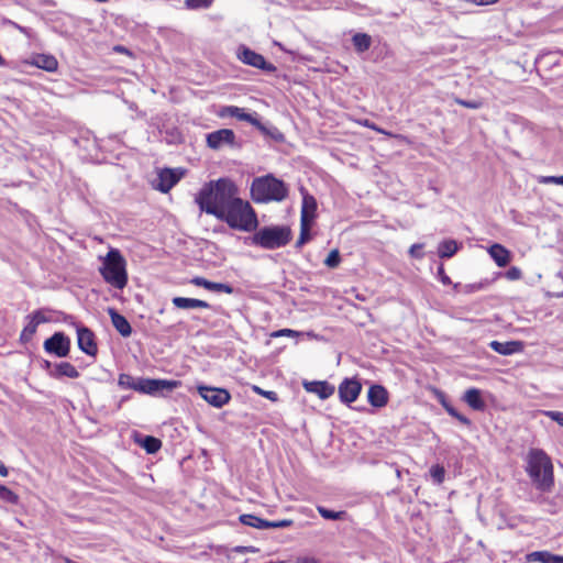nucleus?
<instances>
[{
	"label": "nucleus",
	"mask_w": 563,
	"mask_h": 563,
	"mask_svg": "<svg viewBox=\"0 0 563 563\" xmlns=\"http://www.w3.org/2000/svg\"><path fill=\"white\" fill-rule=\"evenodd\" d=\"M492 283H493V280H490L488 278H484V279H482L479 282H476L475 284H476L477 291L487 288Z\"/></svg>",
	"instance_id": "62"
},
{
	"label": "nucleus",
	"mask_w": 563,
	"mask_h": 563,
	"mask_svg": "<svg viewBox=\"0 0 563 563\" xmlns=\"http://www.w3.org/2000/svg\"><path fill=\"white\" fill-rule=\"evenodd\" d=\"M454 103L461 106V107H464V108H467V109H472V110H478L481 108L484 107V100L478 98V99H464V98H461V97H454Z\"/></svg>",
	"instance_id": "45"
},
{
	"label": "nucleus",
	"mask_w": 563,
	"mask_h": 563,
	"mask_svg": "<svg viewBox=\"0 0 563 563\" xmlns=\"http://www.w3.org/2000/svg\"><path fill=\"white\" fill-rule=\"evenodd\" d=\"M539 184L543 185H559L563 186V175H548V176H540L538 178Z\"/></svg>",
	"instance_id": "50"
},
{
	"label": "nucleus",
	"mask_w": 563,
	"mask_h": 563,
	"mask_svg": "<svg viewBox=\"0 0 563 563\" xmlns=\"http://www.w3.org/2000/svg\"><path fill=\"white\" fill-rule=\"evenodd\" d=\"M485 396L492 395L489 391L473 386L465 389L461 396V400L465 402L472 410L484 412L488 407Z\"/></svg>",
	"instance_id": "21"
},
{
	"label": "nucleus",
	"mask_w": 563,
	"mask_h": 563,
	"mask_svg": "<svg viewBox=\"0 0 563 563\" xmlns=\"http://www.w3.org/2000/svg\"><path fill=\"white\" fill-rule=\"evenodd\" d=\"M476 291H477V289H476V284L475 283L465 284L462 287V292H464L465 295H470V294H473V292H476Z\"/></svg>",
	"instance_id": "61"
},
{
	"label": "nucleus",
	"mask_w": 563,
	"mask_h": 563,
	"mask_svg": "<svg viewBox=\"0 0 563 563\" xmlns=\"http://www.w3.org/2000/svg\"><path fill=\"white\" fill-rule=\"evenodd\" d=\"M234 114V119L250 123L252 126L257 123L260 114L256 111H250L249 109L238 107Z\"/></svg>",
	"instance_id": "41"
},
{
	"label": "nucleus",
	"mask_w": 563,
	"mask_h": 563,
	"mask_svg": "<svg viewBox=\"0 0 563 563\" xmlns=\"http://www.w3.org/2000/svg\"><path fill=\"white\" fill-rule=\"evenodd\" d=\"M242 240L245 245L273 251L285 247L290 243L292 230L288 224L258 225L251 235L243 236Z\"/></svg>",
	"instance_id": "5"
},
{
	"label": "nucleus",
	"mask_w": 563,
	"mask_h": 563,
	"mask_svg": "<svg viewBox=\"0 0 563 563\" xmlns=\"http://www.w3.org/2000/svg\"><path fill=\"white\" fill-rule=\"evenodd\" d=\"M342 262V257H341V253L339 251V249H332L327 257L323 260V264L330 268V269H334L336 267L340 266Z\"/></svg>",
	"instance_id": "46"
},
{
	"label": "nucleus",
	"mask_w": 563,
	"mask_h": 563,
	"mask_svg": "<svg viewBox=\"0 0 563 563\" xmlns=\"http://www.w3.org/2000/svg\"><path fill=\"white\" fill-rule=\"evenodd\" d=\"M302 387L307 393L317 395L321 400L329 399L335 393V386L327 379H303Z\"/></svg>",
	"instance_id": "25"
},
{
	"label": "nucleus",
	"mask_w": 563,
	"mask_h": 563,
	"mask_svg": "<svg viewBox=\"0 0 563 563\" xmlns=\"http://www.w3.org/2000/svg\"><path fill=\"white\" fill-rule=\"evenodd\" d=\"M254 128L261 132L265 140H269L275 143H284L286 140L284 133L280 132L277 126L268 121H263L261 115L257 119V123L254 124Z\"/></svg>",
	"instance_id": "31"
},
{
	"label": "nucleus",
	"mask_w": 563,
	"mask_h": 563,
	"mask_svg": "<svg viewBox=\"0 0 563 563\" xmlns=\"http://www.w3.org/2000/svg\"><path fill=\"white\" fill-rule=\"evenodd\" d=\"M300 335H303V332H300V331H297L294 329H289V328L278 329L272 333L273 338H279V336L296 338V336H300Z\"/></svg>",
	"instance_id": "51"
},
{
	"label": "nucleus",
	"mask_w": 563,
	"mask_h": 563,
	"mask_svg": "<svg viewBox=\"0 0 563 563\" xmlns=\"http://www.w3.org/2000/svg\"><path fill=\"white\" fill-rule=\"evenodd\" d=\"M159 141L168 146H179L186 142V137L179 126L175 124L162 123L157 125Z\"/></svg>",
	"instance_id": "23"
},
{
	"label": "nucleus",
	"mask_w": 563,
	"mask_h": 563,
	"mask_svg": "<svg viewBox=\"0 0 563 563\" xmlns=\"http://www.w3.org/2000/svg\"><path fill=\"white\" fill-rule=\"evenodd\" d=\"M69 325L74 327L76 330L78 349L87 356L95 357L98 354V344L95 332L76 319H71V321H69Z\"/></svg>",
	"instance_id": "12"
},
{
	"label": "nucleus",
	"mask_w": 563,
	"mask_h": 563,
	"mask_svg": "<svg viewBox=\"0 0 563 563\" xmlns=\"http://www.w3.org/2000/svg\"><path fill=\"white\" fill-rule=\"evenodd\" d=\"M351 409H353L357 412H362V413H374L375 412V410L372 407L368 408L366 406H355V407L352 406Z\"/></svg>",
	"instance_id": "63"
},
{
	"label": "nucleus",
	"mask_w": 563,
	"mask_h": 563,
	"mask_svg": "<svg viewBox=\"0 0 563 563\" xmlns=\"http://www.w3.org/2000/svg\"><path fill=\"white\" fill-rule=\"evenodd\" d=\"M437 279L444 286H451L452 284L451 277L445 273L443 263H440L437 267Z\"/></svg>",
	"instance_id": "52"
},
{
	"label": "nucleus",
	"mask_w": 563,
	"mask_h": 563,
	"mask_svg": "<svg viewBox=\"0 0 563 563\" xmlns=\"http://www.w3.org/2000/svg\"><path fill=\"white\" fill-rule=\"evenodd\" d=\"M236 58L244 65L260 69L265 74H274L277 67L266 59V57L247 46L246 44H239L235 49Z\"/></svg>",
	"instance_id": "8"
},
{
	"label": "nucleus",
	"mask_w": 563,
	"mask_h": 563,
	"mask_svg": "<svg viewBox=\"0 0 563 563\" xmlns=\"http://www.w3.org/2000/svg\"><path fill=\"white\" fill-rule=\"evenodd\" d=\"M43 350L53 357L66 358L70 354L71 340L64 331H55L44 340Z\"/></svg>",
	"instance_id": "11"
},
{
	"label": "nucleus",
	"mask_w": 563,
	"mask_h": 563,
	"mask_svg": "<svg viewBox=\"0 0 563 563\" xmlns=\"http://www.w3.org/2000/svg\"><path fill=\"white\" fill-rule=\"evenodd\" d=\"M0 500L5 504L15 505L19 501V496L9 487L0 484Z\"/></svg>",
	"instance_id": "47"
},
{
	"label": "nucleus",
	"mask_w": 563,
	"mask_h": 563,
	"mask_svg": "<svg viewBox=\"0 0 563 563\" xmlns=\"http://www.w3.org/2000/svg\"><path fill=\"white\" fill-rule=\"evenodd\" d=\"M290 186L274 173L255 176L250 185V198L254 203L283 202L289 197Z\"/></svg>",
	"instance_id": "3"
},
{
	"label": "nucleus",
	"mask_w": 563,
	"mask_h": 563,
	"mask_svg": "<svg viewBox=\"0 0 563 563\" xmlns=\"http://www.w3.org/2000/svg\"><path fill=\"white\" fill-rule=\"evenodd\" d=\"M37 69L56 74L59 70V63L51 53H37Z\"/></svg>",
	"instance_id": "37"
},
{
	"label": "nucleus",
	"mask_w": 563,
	"mask_h": 563,
	"mask_svg": "<svg viewBox=\"0 0 563 563\" xmlns=\"http://www.w3.org/2000/svg\"><path fill=\"white\" fill-rule=\"evenodd\" d=\"M368 384V389L366 393V399L368 405L376 411L387 406L389 401V391L388 389L376 382H366Z\"/></svg>",
	"instance_id": "20"
},
{
	"label": "nucleus",
	"mask_w": 563,
	"mask_h": 563,
	"mask_svg": "<svg viewBox=\"0 0 563 563\" xmlns=\"http://www.w3.org/2000/svg\"><path fill=\"white\" fill-rule=\"evenodd\" d=\"M107 313L110 317L112 327L122 338H130L133 329L125 316H123L119 310L114 307L107 308Z\"/></svg>",
	"instance_id": "28"
},
{
	"label": "nucleus",
	"mask_w": 563,
	"mask_h": 563,
	"mask_svg": "<svg viewBox=\"0 0 563 563\" xmlns=\"http://www.w3.org/2000/svg\"><path fill=\"white\" fill-rule=\"evenodd\" d=\"M101 265L98 268L103 280L115 289L122 290L126 287L129 275L126 269V260L122 252L110 246L107 254L99 256Z\"/></svg>",
	"instance_id": "6"
},
{
	"label": "nucleus",
	"mask_w": 563,
	"mask_h": 563,
	"mask_svg": "<svg viewBox=\"0 0 563 563\" xmlns=\"http://www.w3.org/2000/svg\"><path fill=\"white\" fill-rule=\"evenodd\" d=\"M216 219L225 223L231 230L245 233H252L260 225L256 210L247 200L242 199L239 195Z\"/></svg>",
	"instance_id": "4"
},
{
	"label": "nucleus",
	"mask_w": 563,
	"mask_h": 563,
	"mask_svg": "<svg viewBox=\"0 0 563 563\" xmlns=\"http://www.w3.org/2000/svg\"><path fill=\"white\" fill-rule=\"evenodd\" d=\"M197 394L211 407L221 409L228 405L232 395L225 387H217L205 383L196 385Z\"/></svg>",
	"instance_id": "10"
},
{
	"label": "nucleus",
	"mask_w": 563,
	"mask_h": 563,
	"mask_svg": "<svg viewBox=\"0 0 563 563\" xmlns=\"http://www.w3.org/2000/svg\"><path fill=\"white\" fill-rule=\"evenodd\" d=\"M298 190L301 196L300 222L314 223L318 218V200L303 185Z\"/></svg>",
	"instance_id": "19"
},
{
	"label": "nucleus",
	"mask_w": 563,
	"mask_h": 563,
	"mask_svg": "<svg viewBox=\"0 0 563 563\" xmlns=\"http://www.w3.org/2000/svg\"><path fill=\"white\" fill-rule=\"evenodd\" d=\"M528 563H563V555L556 554L548 550L531 551L526 554Z\"/></svg>",
	"instance_id": "33"
},
{
	"label": "nucleus",
	"mask_w": 563,
	"mask_h": 563,
	"mask_svg": "<svg viewBox=\"0 0 563 563\" xmlns=\"http://www.w3.org/2000/svg\"><path fill=\"white\" fill-rule=\"evenodd\" d=\"M133 441L147 454H156L163 445L159 438L152 434H144L137 431L133 432Z\"/></svg>",
	"instance_id": "30"
},
{
	"label": "nucleus",
	"mask_w": 563,
	"mask_h": 563,
	"mask_svg": "<svg viewBox=\"0 0 563 563\" xmlns=\"http://www.w3.org/2000/svg\"><path fill=\"white\" fill-rule=\"evenodd\" d=\"M214 0H184V5L190 11H200L209 9Z\"/></svg>",
	"instance_id": "44"
},
{
	"label": "nucleus",
	"mask_w": 563,
	"mask_h": 563,
	"mask_svg": "<svg viewBox=\"0 0 563 563\" xmlns=\"http://www.w3.org/2000/svg\"><path fill=\"white\" fill-rule=\"evenodd\" d=\"M252 391L265 399L271 400L272 402H276L279 399L278 394L276 391L263 389L257 385L252 386Z\"/></svg>",
	"instance_id": "49"
},
{
	"label": "nucleus",
	"mask_w": 563,
	"mask_h": 563,
	"mask_svg": "<svg viewBox=\"0 0 563 563\" xmlns=\"http://www.w3.org/2000/svg\"><path fill=\"white\" fill-rule=\"evenodd\" d=\"M487 253L494 263L500 268L506 267L514 258L512 252L498 242L492 243L487 247Z\"/></svg>",
	"instance_id": "29"
},
{
	"label": "nucleus",
	"mask_w": 563,
	"mask_h": 563,
	"mask_svg": "<svg viewBox=\"0 0 563 563\" xmlns=\"http://www.w3.org/2000/svg\"><path fill=\"white\" fill-rule=\"evenodd\" d=\"M292 563H323L321 559L312 554H302L295 558Z\"/></svg>",
	"instance_id": "58"
},
{
	"label": "nucleus",
	"mask_w": 563,
	"mask_h": 563,
	"mask_svg": "<svg viewBox=\"0 0 563 563\" xmlns=\"http://www.w3.org/2000/svg\"><path fill=\"white\" fill-rule=\"evenodd\" d=\"M351 42L355 53L357 55H363L371 48L373 44V37L366 32L358 31L352 34Z\"/></svg>",
	"instance_id": "36"
},
{
	"label": "nucleus",
	"mask_w": 563,
	"mask_h": 563,
	"mask_svg": "<svg viewBox=\"0 0 563 563\" xmlns=\"http://www.w3.org/2000/svg\"><path fill=\"white\" fill-rule=\"evenodd\" d=\"M172 303L174 305L175 308L184 310L211 308L210 303L207 302L206 300L180 296L173 297Z\"/></svg>",
	"instance_id": "34"
},
{
	"label": "nucleus",
	"mask_w": 563,
	"mask_h": 563,
	"mask_svg": "<svg viewBox=\"0 0 563 563\" xmlns=\"http://www.w3.org/2000/svg\"><path fill=\"white\" fill-rule=\"evenodd\" d=\"M488 347L503 356H510L522 353L526 343L521 340H509L505 342L493 340L488 343Z\"/></svg>",
	"instance_id": "26"
},
{
	"label": "nucleus",
	"mask_w": 563,
	"mask_h": 563,
	"mask_svg": "<svg viewBox=\"0 0 563 563\" xmlns=\"http://www.w3.org/2000/svg\"><path fill=\"white\" fill-rule=\"evenodd\" d=\"M423 247H424L423 243H413L408 250L409 256L415 260L423 258V256H424V253L422 252Z\"/></svg>",
	"instance_id": "54"
},
{
	"label": "nucleus",
	"mask_w": 563,
	"mask_h": 563,
	"mask_svg": "<svg viewBox=\"0 0 563 563\" xmlns=\"http://www.w3.org/2000/svg\"><path fill=\"white\" fill-rule=\"evenodd\" d=\"M31 320L29 324L23 329L20 335V341L22 343H27L32 340L35 334V316H30Z\"/></svg>",
	"instance_id": "48"
},
{
	"label": "nucleus",
	"mask_w": 563,
	"mask_h": 563,
	"mask_svg": "<svg viewBox=\"0 0 563 563\" xmlns=\"http://www.w3.org/2000/svg\"><path fill=\"white\" fill-rule=\"evenodd\" d=\"M239 195L238 185L228 176L205 183L195 195L200 213L217 216Z\"/></svg>",
	"instance_id": "1"
},
{
	"label": "nucleus",
	"mask_w": 563,
	"mask_h": 563,
	"mask_svg": "<svg viewBox=\"0 0 563 563\" xmlns=\"http://www.w3.org/2000/svg\"><path fill=\"white\" fill-rule=\"evenodd\" d=\"M41 367L46 374L54 379L60 380L64 378H78L80 376L79 371L67 361L51 362L48 360H42L40 363Z\"/></svg>",
	"instance_id": "15"
},
{
	"label": "nucleus",
	"mask_w": 563,
	"mask_h": 563,
	"mask_svg": "<svg viewBox=\"0 0 563 563\" xmlns=\"http://www.w3.org/2000/svg\"><path fill=\"white\" fill-rule=\"evenodd\" d=\"M308 223L300 222L299 236L295 242V249L300 250L305 244L309 243L313 239V234L307 229Z\"/></svg>",
	"instance_id": "42"
},
{
	"label": "nucleus",
	"mask_w": 563,
	"mask_h": 563,
	"mask_svg": "<svg viewBox=\"0 0 563 563\" xmlns=\"http://www.w3.org/2000/svg\"><path fill=\"white\" fill-rule=\"evenodd\" d=\"M239 521L251 528L267 530L268 519L262 518L255 514H242L239 516Z\"/></svg>",
	"instance_id": "38"
},
{
	"label": "nucleus",
	"mask_w": 563,
	"mask_h": 563,
	"mask_svg": "<svg viewBox=\"0 0 563 563\" xmlns=\"http://www.w3.org/2000/svg\"><path fill=\"white\" fill-rule=\"evenodd\" d=\"M49 134L44 135L43 143L37 139V167L44 169L49 175L57 172V161L53 153V146L48 143Z\"/></svg>",
	"instance_id": "17"
},
{
	"label": "nucleus",
	"mask_w": 563,
	"mask_h": 563,
	"mask_svg": "<svg viewBox=\"0 0 563 563\" xmlns=\"http://www.w3.org/2000/svg\"><path fill=\"white\" fill-rule=\"evenodd\" d=\"M70 142L77 147L78 155L82 161L101 163L98 141L90 131H85L76 137H70Z\"/></svg>",
	"instance_id": "9"
},
{
	"label": "nucleus",
	"mask_w": 563,
	"mask_h": 563,
	"mask_svg": "<svg viewBox=\"0 0 563 563\" xmlns=\"http://www.w3.org/2000/svg\"><path fill=\"white\" fill-rule=\"evenodd\" d=\"M294 525L291 519L268 520L267 529H285Z\"/></svg>",
	"instance_id": "53"
},
{
	"label": "nucleus",
	"mask_w": 563,
	"mask_h": 563,
	"mask_svg": "<svg viewBox=\"0 0 563 563\" xmlns=\"http://www.w3.org/2000/svg\"><path fill=\"white\" fill-rule=\"evenodd\" d=\"M236 108L238 106L233 104L222 106L218 112V115L220 118H234V114L238 111Z\"/></svg>",
	"instance_id": "57"
},
{
	"label": "nucleus",
	"mask_w": 563,
	"mask_h": 563,
	"mask_svg": "<svg viewBox=\"0 0 563 563\" xmlns=\"http://www.w3.org/2000/svg\"><path fill=\"white\" fill-rule=\"evenodd\" d=\"M536 62L545 67L547 70H554V75L558 77L563 75V65L551 53L540 56Z\"/></svg>",
	"instance_id": "39"
},
{
	"label": "nucleus",
	"mask_w": 563,
	"mask_h": 563,
	"mask_svg": "<svg viewBox=\"0 0 563 563\" xmlns=\"http://www.w3.org/2000/svg\"><path fill=\"white\" fill-rule=\"evenodd\" d=\"M181 385L180 380L167 378H150L140 387L144 388L143 395L152 397H166Z\"/></svg>",
	"instance_id": "16"
},
{
	"label": "nucleus",
	"mask_w": 563,
	"mask_h": 563,
	"mask_svg": "<svg viewBox=\"0 0 563 563\" xmlns=\"http://www.w3.org/2000/svg\"><path fill=\"white\" fill-rule=\"evenodd\" d=\"M185 174L186 169L183 167H163L157 172V176L152 183L153 188L162 194H167L183 179Z\"/></svg>",
	"instance_id": "14"
},
{
	"label": "nucleus",
	"mask_w": 563,
	"mask_h": 563,
	"mask_svg": "<svg viewBox=\"0 0 563 563\" xmlns=\"http://www.w3.org/2000/svg\"><path fill=\"white\" fill-rule=\"evenodd\" d=\"M317 510L322 519L330 521H343L349 516L345 510H334L322 505H318Z\"/></svg>",
	"instance_id": "40"
},
{
	"label": "nucleus",
	"mask_w": 563,
	"mask_h": 563,
	"mask_svg": "<svg viewBox=\"0 0 563 563\" xmlns=\"http://www.w3.org/2000/svg\"><path fill=\"white\" fill-rule=\"evenodd\" d=\"M360 124L365 128H368L371 130L382 132V130L377 126V124L368 119H364L363 121H360Z\"/></svg>",
	"instance_id": "60"
},
{
	"label": "nucleus",
	"mask_w": 563,
	"mask_h": 563,
	"mask_svg": "<svg viewBox=\"0 0 563 563\" xmlns=\"http://www.w3.org/2000/svg\"><path fill=\"white\" fill-rule=\"evenodd\" d=\"M462 249L463 242L453 238H445L439 242L437 254L441 260H449L452 258Z\"/></svg>",
	"instance_id": "32"
},
{
	"label": "nucleus",
	"mask_w": 563,
	"mask_h": 563,
	"mask_svg": "<svg viewBox=\"0 0 563 563\" xmlns=\"http://www.w3.org/2000/svg\"><path fill=\"white\" fill-rule=\"evenodd\" d=\"M434 398L438 400V402L442 406V408L445 410V412L452 417L453 419H456L460 423L467 428L473 427L472 420L466 417L465 415L461 413L451 402L448 395L440 388L434 387L432 389Z\"/></svg>",
	"instance_id": "22"
},
{
	"label": "nucleus",
	"mask_w": 563,
	"mask_h": 563,
	"mask_svg": "<svg viewBox=\"0 0 563 563\" xmlns=\"http://www.w3.org/2000/svg\"><path fill=\"white\" fill-rule=\"evenodd\" d=\"M543 413L550 420H552L553 422L558 423L561 428H563V411L545 410L543 411Z\"/></svg>",
	"instance_id": "56"
},
{
	"label": "nucleus",
	"mask_w": 563,
	"mask_h": 563,
	"mask_svg": "<svg viewBox=\"0 0 563 563\" xmlns=\"http://www.w3.org/2000/svg\"><path fill=\"white\" fill-rule=\"evenodd\" d=\"M362 391L363 384L357 375L344 377L338 386L339 400L347 408H352V405L358 399Z\"/></svg>",
	"instance_id": "13"
},
{
	"label": "nucleus",
	"mask_w": 563,
	"mask_h": 563,
	"mask_svg": "<svg viewBox=\"0 0 563 563\" xmlns=\"http://www.w3.org/2000/svg\"><path fill=\"white\" fill-rule=\"evenodd\" d=\"M521 275V269L518 266H510L504 272V278L511 282L520 279Z\"/></svg>",
	"instance_id": "55"
},
{
	"label": "nucleus",
	"mask_w": 563,
	"mask_h": 563,
	"mask_svg": "<svg viewBox=\"0 0 563 563\" xmlns=\"http://www.w3.org/2000/svg\"><path fill=\"white\" fill-rule=\"evenodd\" d=\"M429 475L435 485H441L445 479V468L443 465L437 463L429 468Z\"/></svg>",
	"instance_id": "43"
},
{
	"label": "nucleus",
	"mask_w": 563,
	"mask_h": 563,
	"mask_svg": "<svg viewBox=\"0 0 563 563\" xmlns=\"http://www.w3.org/2000/svg\"><path fill=\"white\" fill-rule=\"evenodd\" d=\"M41 20H43L53 32L62 36H68L70 34V26L75 24L76 18L71 14L54 12L46 15L42 14Z\"/></svg>",
	"instance_id": "18"
},
{
	"label": "nucleus",
	"mask_w": 563,
	"mask_h": 563,
	"mask_svg": "<svg viewBox=\"0 0 563 563\" xmlns=\"http://www.w3.org/2000/svg\"><path fill=\"white\" fill-rule=\"evenodd\" d=\"M75 319L74 316L67 314L62 310L53 309L49 307L37 308V325L42 323H60L64 322L69 325V321Z\"/></svg>",
	"instance_id": "27"
},
{
	"label": "nucleus",
	"mask_w": 563,
	"mask_h": 563,
	"mask_svg": "<svg viewBox=\"0 0 563 563\" xmlns=\"http://www.w3.org/2000/svg\"><path fill=\"white\" fill-rule=\"evenodd\" d=\"M258 549L253 545H236L233 548V552L245 554V553H255Z\"/></svg>",
	"instance_id": "59"
},
{
	"label": "nucleus",
	"mask_w": 563,
	"mask_h": 563,
	"mask_svg": "<svg viewBox=\"0 0 563 563\" xmlns=\"http://www.w3.org/2000/svg\"><path fill=\"white\" fill-rule=\"evenodd\" d=\"M525 471L540 493H551L555 486L554 466L550 455L540 448L529 449Z\"/></svg>",
	"instance_id": "2"
},
{
	"label": "nucleus",
	"mask_w": 563,
	"mask_h": 563,
	"mask_svg": "<svg viewBox=\"0 0 563 563\" xmlns=\"http://www.w3.org/2000/svg\"><path fill=\"white\" fill-rule=\"evenodd\" d=\"M189 283L196 287H201L214 294L234 295L238 292L236 288L227 282H213L203 276H194Z\"/></svg>",
	"instance_id": "24"
},
{
	"label": "nucleus",
	"mask_w": 563,
	"mask_h": 563,
	"mask_svg": "<svg viewBox=\"0 0 563 563\" xmlns=\"http://www.w3.org/2000/svg\"><path fill=\"white\" fill-rule=\"evenodd\" d=\"M36 78H37V89L38 88L46 89V87L44 85V81L47 80L46 76L43 75L42 73L37 71Z\"/></svg>",
	"instance_id": "64"
},
{
	"label": "nucleus",
	"mask_w": 563,
	"mask_h": 563,
	"mask_svg": "<svg viewBox=\"0 0 563 563\" xmlns=\"http://www.w3.org/2000/svg\"><path fill=\"white\" fill-rule=\"evenodd\" d=\"M146 380V377H134L129 373H120L118 377V386L121 389H132L140 394H144V388L140 387Z\"/></svg>",
	"instance_id": "35"
},
{
	"label": "nucleus",
	"mask_w": 563,
	"mask_h": 563,
	"mask_svg": "<svg viewBox=\"0 0 563 563\" xmlns=\"http://www.w3.org/2000/svg\"><path fill=\"white\" fill-rule=\"evenodd\" d=\"M206 145L212 151H220L223 147H229L233 151H241L244 141L239 139L235 132L229 128L218 129L206 133Z\"/></svg>",
	"instance_id": "7"
}]
</instances>
